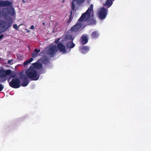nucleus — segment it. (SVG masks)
<instances>
[{
	"label": "nucleus",
	"instance_id": "obj_1",
	"mask_svg": "<svg viewBox=\"0 0 151 151\" xmlns=\"http://www.w3.org/2000/svg\"><path fill=\"white\" fill-rule=\"evenodd\" d=\"M25 73L27 76L23 74H21L19 76L20 78L23 81L21 85L23 87L27 86L29 83V81L28 77L33 81L38 80L40 77L37 70L33 68L30 67L26 70Z\"/></svg>",
	"mask_w": 151,
	"mask_h": 151
},
{
	"label": "nucleus",
	"instance_id": "obj_2",
	"mask_svg": "<svg viewBox=\"0 0 151 151\" xmlns=\"http://www.w3.org/2000/svg\"><path fill=\"white\" fill-rule=\"evenodd\" d=\"M93 5L91 4L86 12L83 13L78 20L79 22L86 21L88 25L95 24L96 23V20L93 17Z\"/></svg>",
	"mask_w": 151,
	"mask_h": 151
},
{
	"label": "nucleus",
	"instance_id": "obj_3",
	"mask_svg": "<svg viewBox=\"0 0 151 151\" xmlns=\"http://www.w3.org/2000/svg\"><path fill=\"white\" fill-rule=\"evenodd\" d=\"M8 81L9 83V86L12 88H18L21 86L19 78L14 77L13 75L10 76L9 78L8 79Z\"/></svg>",
	"mask_w": 151,
	"mask_h": 151
},
{
	"label": "nucleus",
	"instance_id": "obj_4",
	"mask_svg": "<svg viewBox=\"0 0 151 151\" xmlns=\"http://www.w3.org/2000/svg\"><path fill=\"white\" fill-rule=\"evenodd\" d=\"M12 73L10 70H5L2 69L0 70V81L4 82L7 79V76L9 75Z\"/></svg>",
	"mask_w": 151,
	"mask_h": 151
},
{
	"label": "nucleus",
	"instance_id": "obj_5",
	"mask_svg": "<svg viewBox=\"0 0 151 151\" xmlns=\"http://www.w3.org/2000/svg\"><path fill=\"white\" fill-rule=\"evenodd\" d=\"M12 7V6H11ZM2 13L3 15L6 16L8 15L13 16L15 14L14 9L12 7L10 8H4L3 9Z\"/></svg>",
	"mask_w": 151,
	"mask_h": 151
},
{
	"label": "nucleus",
	"instance_id": "obj_6",
	"mask_svg": "<svg viewBox=\"0 0 151 151\" xmlns=\"http://www.w3.org/2000/svg\"><path fill=\"white\" fill-rule=\"evenodd\" d=\"M12 24H11L10 25L8 26L7 22L0 20V28H1L0 32H1L2 33L6 31L8 27L11 26Z\"/></svg>",
	"mask_w": 151,
	"mask_h": 151
},
{
	"label": "nucleus",
	"instance_id": "obj_7",
	"mask_svg": "<svg viewBox=\"0 0 151 151\" xmlns=\"http://www.w3.org/2000/svg\"><path fill=\"white\" fill-rule=\"evenodd\" d=\"M57 51V47L55 45L51 46L48 50V54L51 57H53Z\"/></svg>",
	"mask_w": 151,
	"mask_h": 151
},
{
	"label": "nucleus",
	"instance_id": "obj_8",
	"mask_svg": "<svg viewBox=\"0 0 151 151\" xmlns=\"http://www.w3.org/2000/svg\"><path fill=\"white\" fill-rule=\"evenodd\" d=\"M107 15V9L104 7L102 8L101 10L100 11L99 17L100 19H104Z\"/></svg>",
	"mask_w": 151,
	"mask_h": 151
},
{
	"label": "nucleus",
	"instance_id": "obj_9",
	"mask_svg": "<svg viewBox=\"0 0 151 151\" xmlns=\"http://www.w3.org/2000/svg\"><path fill=\"white\" fill-rule=\"evenodd\" d=\"M82 24L81 23H78L72 27L70 30L72 32H76L79 30L82 27Z\"/></svg>",
	"mask_w": 151,
	"mask_h": 151
},
{
	"label": "nucleus",
	"instance_id": "obj_10",
	"mask_svg": "<svg viewBox=\"0 0 151 151\" xmlns=\"http://www.w3.org/2000/svg\"><path fill=\"white\" fill-rule=\"evenodd\" d=\"M12 3L9 1H0V7L5 6H12Z\"/></svg>",
	"mask_w": 151,
	"mask_h": 151
},
{
	"label": "nucleus",
	"instance_id": "obj_11",
	"mask_svg": "<svg viewBox=\"0 0 151 151\" xmlns=\"http://www.w3.org/2000/svg\"><path fill=\"white\" fill-rule=\"evenodd\" d=\"M57 47L60 51L63 53H66L67 51L65 46L61 43L57 44Z\"/></svg>",
	"mask_w": 151,
	"mask_h": 151
},
{
	"label": "nucleus",
	"instance_id": "obj_12",
	"mask_svg": "<svg viewBox=\"0 0 151 151\" xmlns=\"http://www.w3.org/2000/svg\"><path fill=\"white\" fill-rule=\"evenodd\" d=\"M88 39L87 35H83L81 37L80 42L82 45L86 44L88 42Z\"/></svg>",
	"mask_w": 151,
	"mask_h": 151
},
{
	"label": "nucleus",
	"instance_id": "obj_13",
	"mask_svg": "<svg viewBox=\"0 0 151 151\" xmlns=\"http://www.w3.org/2000/svg\"><path fill=\"white\" fill-rule=\"evenodd\" d=\"M89 48L88 46H84L81 47H80V51L83 54H85L88 52L89 50Z\"/></svg>",
	"mask_w": 151,
	"mask_h": 151
},
{
	"label": "nucleus",
	"instance_id": "obj_14",
	"mask_svg": "<svg viewBox=\"0 0 151 151\" xmlns=\"http://www.w3.org/2000/svg\"><path fill=\"white\" fill-rule=\"evenodd\" d=\"M99 34L97 31H94L93 32L91 35V37L94 39H96L98 38Z\"/></svg>",
	"mask_w": 151,
	"mask_h": 151
},
{
	"label": "nucleus",
	"instance_id": "obj_15",
	"mask_svg": "<svg viewBox=\"0 0 151 151\" xmlns=\"http://www.w3.org/2000/svg\"><path fill=\"white\" fill-rule=\"evenodd\" d=\"M75 45V44H74L72 41H71V42H68L67 43L66 47L68 48H72L74 47Z\"/></svg>",
	"mask_w": 151,
	"mask_h": 151
},
{
	"label": "nucleus",
	"instance_id": "obj_16",
	"mask_svg": "<svg viewBox=\"0 0 151 151\" xmlns=\"http://www.w3.org/2000/svg\"><path fill=\"white\" fill-rule=\"evenodd\" d=\"M74 39V38L73 37L72 35H66L65 37V40H69L73 41Z\"/></svg>",
	"mask_w": 151,
	"mask_h": 151
},
{
	"label": "nucleus",
	"instance_id": "obj_17",
	"mask_svg": "<svg viewBox=\"0 0 151 151\" xmlns=\"http://www.w3.org/2000/svg\"><path fill=\"white\" fill-rule=\"evenodd\" d=\"M41 62L44 64H47L49 62V60L46 57H45L41 59Z\"/></svg>",
	"mask_w": 151,
	"mask_h": 151
},
{
	"label": "nucleus",
	"instance_id": "obj_18",
	"mask_svg": "<svg viewBox=\"0 0 151 151\" xmlns=\"http://www.w3.org/2000/svg\"><path fill=\"white\" fill-rule=\"evenodd\" d=\"M34 66L37 68H40L42 66V65L41 63H33Z\"/></svg>",
	"mask_w": 151,
	"mask_h": 151
},
{
	"label": "nucleus",
	"instance_id": "obj_19",
	"mask_svg": "<svg viewBox=\"0 0 151 151\" xmlns=\"http://www.w3.org/2000/svg\"><path fill=\"white\" fill-rule=\"evenodd\" d=\"M33 60V58H31L29 59L28 60H27L26 61H24L23 63L24 65V66L27 65L28 63H30Z\"/></svg>",
	"mask_w": 151,
	"mask_h": 151
},
{
	"label": "nucleus",
	"instance_id": "obj_20",
	"mask_svg": "<svg viewBox=\"0 0 151 151\" xmlns=\"http://www.w3.org/2000/svg\"><path fill=\"white\" fill-rule=\"evenodd\" d=\"M72 15H73V12L72 11H71L70 12V17L69 19L68 20V21L67 23H70L71 21L73 19V17H72Z\"/></svg>",
	"mask_w": 151,
	"mask_h": 151
},
{
	"label": "nucleus",
	"instance_id": "obj_21",
	"mask_svg": "<svg viewBox=\"0 0 151 151\" xmlns=\"http://www.w3.org/2000/svg\"><path fill=\"white\" fill-rule=\"evenodd\" d=\"M112 4V0H107L106 3V4L109 6H111Z\"/></svg>",
	"mask_w": 151,
	"mask_h": 151
},
{
	"label": "nucleus",
	"instance_id": "obj_22",
	"mask_svg": "<svg viewBox=\"0 0 151 151\" xmlns=\"http://www.w3.org/2000/svg\"><path fill=\"white\" fill-rule=\"evenodd\" d=\"M38 55V54L37 53L34 52L32 54V56L33 58H35L37 57Z\"/></svg>",
	"mask_w": 151,
	"mask_h": 151
},
{
	"label": "nucleus",
	"instance_id": "obj_23",
	"mask_svg": "<svg viewBox=\"0 0 151 151\" xmlns=\"http://www.w3.org/2000/svg\"><path fill=\"white\" fill-rule=\"evenodd\" d=\"M74 1H72V6L71 8L73 11H74L75 8V5Z\"/></svg>",
	"mask_w": 151,
	"mask_h": 151
},
{
	"label": "nucleus",
	"instance_id": "obj_24",
	"mask_svg": "<svg viewBox=\"0 0 151 151\" xmlns=\"http://www.w3.org/2000/svg\"><path fill=\"white\" fill-rule=\"evenodd\" d=\"M85 0H77V2L79 4H81Z\"/></svg>",
	"mask_w": 151,
	"mask_h": 151
},
{
	"label": "nucleus",
	"instance_id": "obj_25",
	"mask_svg": "<svg viewBox=\"0 0 151 151\" xmlns=\"http://www.w3.org/2000/svg\"><path fill=\"white\" fill-rule=\"evenodd\" d=\"M40 51V49L38 50L37 49H35L34 50V52L38 54L39 53Z\"/></svg>",
	"mask_w": 151,
	"mask_h": 151
},
{
	"label": "nucleus",
	"instance_id": "obj_26",
	"mask_svg": "<svg viewBox=\"0 0 151 151\" xmlns=\"http://www.w3.org/2000/svg\"><path fill=\"white\" fill-rule=\"evenodd\" d=\"M4 88V86L0 83V92Z\"/></svg>",
	"mask_w": 151,
	"mask_h": 151
},
{
	"label": "nucleus",
	"instance_id": "obj_27",
	"mask_svg": "<svg viewBox=\"0 0 151 151\" xmlns=\"http://www.w3.org/2000/svg\"><path fill=\"white\" fill-rule=\"evenodd\" d=\"M13 27L16 29H18L17 25L16 24H14L13 25Z\"/></svg>",
	"mask_w": 151,
	"mask_h": 151
},
{
	"label": "nucleus",
	"instance_id": "obj_28",
	"mask_svg": "<svg viewBox=\"0 0 151 151\" xmlns=\"http://www.w3.org/2000/svg\"><path fill=\"white\" fill-rule=\"evenodd\" d=\"M60 40V39H59V38L56 40L55 41V43H58L59 42Z\"/></svg>",
	"mask_w": 151,
	"mask_h": 151
},
{
	"label": "nucleus",
	"instance_id": "obj_29",
	"mask_svg": "<svg viewBox=\"0 0 151 151\" xmlns=\"http://www.w3.org/2000/svg\"><path fill=\"white\" fill-rule=\"evenodd\" d=\"M12 60H13L12 59L10 60H9L8 61V64H11V62H12Z\"/></svg>",
	"mask_w": 151,
	"mask_h": 151
},
{
	"label": "nucleus",
	"instance_id": "obj_30",
	"mask_svg": "<svg viewBox=\"0 0 151 151\" xmlns=\"http://www.w3.org/2000/svg\"><path fill=\"white\" fill-rule=\"evenodd\" d=\"M30 29H35L34 26L33 25H32L30 28Z\"/></svg>",
	"mask_w": 151,
	"mask_h": 151
},
{
	"label": "nucleus",
	"instance_id": "obj_31",
	"mask_svg": "<svg viewBox=\"0 0 151 151\" xmlns=\"http://www.w3.org/2000/svg\"><path fill=\"white\" fill-rule=\"evenodd\" d=\"M4 35H0V40L2 38L4 37Z\"/></svg>",
	"mask_w": 151,
	"mask_h": 151
},
{
	"label": "nucleus",
	"instance_id": "obj_32",
	"mask_svg": "<svg viewBox=\"0 0 151 151\" xmlns=\"http://www.w3.org/2000/svg\"><path fill=\"white\" fill-rule=\"evenodd\" d=\"M77 0H73V1H76Z\"/></svg>",
	"mask_w": 151,
	"mask_h": 151
},
{
	"label": "nucleus",
	"instance_id": "obj_33",
	"mask_svg": "<svg viewBox=\"0 0 151 151\" xmlns=\"http://www.w3.org/2000/svg\"><path fill=\"white\" fill-rule=\"evenodd\" d=\"M1 34V32H0V35Z\"/></svg>",
	"mask_w": 151,
	"mask_h": 151
},
{
	"label": "nucleus",
	"instance_id": "obj_34",
	"mask_svg": "<svg viewBox=\"0 0 151 151\" xmlns=\"http://www.w3.org/2000/svg\"><path fill=\"white\" fill-rule=\"evenodd\" d=\"M45 24V23H43V24Z\"/></svg>",
	"mask_w": 151,
	"mask_h": 151
}]
</instances>
